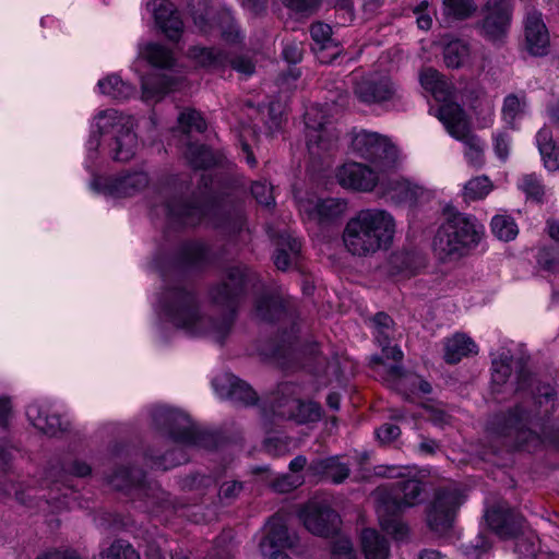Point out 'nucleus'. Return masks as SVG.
Wrapping results in <instances>:
<instances>
[{
	"mask_svg": "<svg viewBox=\"0 0 559 559\" xmlns=\"http://www.w3.org/2000/svg\"><path fill=\"white\" fill-rule=\"evenodd\" d=\"M492 188V182L487 176H478L465 183L463 195L467 201L481 200L490 193Z\"/></svg>",
	"mask_w": 559,
	"mask_h": 559,
	"instance_id": "37998d69",
	"label": "nucleus"
},
{
	"mask_svg": "<svg viewBox=\"0 0 559 559\" xmlns=\"http://www.w3.org/2000/svg\"><path fill=\"white\" fill-rule=\"evenodd\" d=\"M354 93L359 102L367 105H382L397 98V88L392 81L379 73H369L355 79Z\"/></svg>",
	"mask_w": 559,
	"mask_h": 559,
	"instance_id": "f3484780",
	"label": "nucleus"
},
{
	"mask_svg": "<svg viewBox=\"0 0 559 559\" xmlns=\"http://www.w3.org/2000/svg\"><path fill=\"white\" fill-rule=\"evenodd\" d=\"M180 129L188 133L192 131L203 132L206 129V122L203 117L193 109L182 111L178 117Z\"/></svg>",
	"mask_w": 559,
	"mask_h": 559,
	"instance_id": "8fccbe9b",
	"label": "nucleus"
},
{
	"mask_svg": "<svg viewBox=\"0 0 559 559\" xmlns=\"http://www.w3.org/2000/svg\"><path fill=\"white\" fill-rule=\"evenodd\" d=\"M215 393L221 399H228L245 405L253 404L257 394L253 389L231 373H223L212 381Z\"/></svg>",
	"mask_w": 559,
	"mask_h": 559,
	"instance_id": "5701e85b",
	"label": "nucleus"
},
{
	"mask_svg": "<svg viewBox=\"0 0 559 559\" xmlns=\"http://www.w3.org/2000/svg\"><path fill=\"white\" fill-rule=\"evenodd\" d=\"M491 544L483 535H479L475 544L462 547L466 559H488Z\"/></svg>",
	"mask_w": 559,
	"mask_h": 559,
	"instance_id": "864d4df0",
	"label": "nucleus"
},
{
	"mask_svg": "<svg viewBox=\"0 0 559 559\" xmlns=\"http://www.w3.org/2000/svg\"><path fill=\"white\" fill-rule=\"evenodd\" d=\"M511 138L504 132H499L493 136V147L496 155L501 160H507L510 154Z\"/></svg>",
	"mask_w": 559,
	"mask_h": 559,
	"instance_id": "0e129e2a",
	"label": "nucleus"
},
{
	"mask_svg": "<svg viewBox=\"0 0 559 559\" xmlns=\"http://www.w3.org/2000/svg\"><path fill=\"white\" fill-rule=\"evenodd\" d=\"M139 56L154 68L159 69L171 68L175 62L173 52L165 46L155 43H146L140 46Z\"/></svg>",
	"mask_w": 559,
	"mask_h": 559,
	"instance_id": "4c0bfd02",
	"label": "nucleus"
},
{
	"mask_svg": "<svg viewBox=\"0 0 559 559\" xmlns=\"http://www.w3.org/2000/svg\"><path fill=\"white\" fill-rule=\"evenodd\" d=\"M486 521L501 538H515L514 551L520 556H533L536 547L532 536L519 535L522 528V518L504 507L486 511Z\"/></svg>",
	"mask_w": 559,
	"mask_h": 559,
	"instance_id": "6e6552de",
	"label": "nucleus"
},
{
	"mask_svg": "<svg viewBox=\"0 0 559 559\" xmlns=\"http://www.w3.org/2000/svg\"><path fill=\"white\" fill-rule=\"evenodd\" d=\"M370 364L376 368L378 374L392 388L406 394V388L412 386L411 393H430V384L415 374H405L399 366L386 367L380 357H372Z\"/></svg>",
	"mask_w": 559,
	"mask_h": 559,
	"instance_id": "aec40b11",
	"label": "nucleus"
},
{
	"mask_svg": "<svg viewBox=\"0 0 559 559\" xmlns=\"http://www.w3.org/2000/svg\"><path fill=\"white\" fill-rule=\"evenodd\" d=\"M518 186L528 198L536 201H542L545 194V188L540 178L536 174L523 175L520 178Z\"/></svg>",
	"mask_w": 559,
	"mask_h": 559,
	"instance_id": "09e8293b",
	"label": "nucleus"
},
{
	"mask_svg": "<svg viewBox=\"0 0 559 559\" xmlns=\"http://www.w3.org/2000/svg\"><path fill=\"white\" fill-rule=\"evenodd\" d=\"M205 209L201 205H190L182 201H174L167 205V215L182 225H195L202 221Z\"/></svg>",
	"mask_w": 559,
	"mask_h": 559,
	"instance_id": "c9c22d12",
	"label": "nucleus"
},
{
	"mask_svg": "<svg viewBox=\"0 0 559 559\" xmlns=\"http://www.w3.org/2000/svg\"><path fill=\"white\" fill-rule=\"evenodd\" d=\"M146 10L151 13L156 26L165 36L177 40L182 34L183 22L175 8L168 0H150Z\"/></svg>",
	"mask_w": 559,
	"mask_h": 559,
	"instance_id": "4be33fe9",
	"label": "nucleus"
},
{
	"mask_svg": "<svg viewBox=\"0 0 559 559\" xmlns=\"http://www.w3.org/2000/svg\"><path fill=\"white\" fill-rule=\"evenodd\" d=\"M511 356L509 353H502L492 359L491 383L499 391L500 386L507 383L511 374Z\"/></svg>",
	"mask_w": 559,
	"mask_h": 559,
	"instance_id": "c03bdc74",
	"label": "nucleus"
},
{
	"mask_svg": "<svg viewBox=\"0 0 559 559\" xmlns=\"http://www.w3.org/2000/svg\"><path fill=\"white\" fill-rule=\"evenodd\" d=\"M444 14L454 19H465L474 11L469 0H443Z\"/></svg>",
	"mask_w": 559,
	"mask_h": 559,
	"instance_id": "603ef678",
	"label": "nucleus"
},
{
	"mask_svg": "<svg viewBox=\"0 0 559 559\" xmlns=\"http://www.w3.org/2000/svg\"><path fill=\"white\" fill-rule=\"evenodd\" d=\"M416 257L406 252H396L391 257L390 263L395 270L394 273L413 274L417 269Z\"/></svg>",
	"mask_w": 559,
	"mask_h": 559,
	"instance_id": "5fc2aeb1",
	"label": "nucleus"
},
{
	"mask_svg": "<svg viewBox=\"0 0 559 559\" xmlns=\"http://www.w3.org/2000/svg\"><path fill=\"white\" fill-rule=\"evenodd\" d=\"M274 413L283 418L293 419L298 424L317 421L321 417V408L313 402H301L297 399L280 401Z\"/></svg>",
	"mask_w": 559,
	"mask_h": 559,
	"instance_id": "bb28decb",
	"label": "nucleus"
},
{
	"mask_svg": "<svg viewBox=\"0 0 559 559\" xmlns=\"http://www.w3.org/2000/svg\"><path fill=\"white\" fill-rule=\"evenodd\" d=\"M299 519L311 534L324 537L336 534L341 525L340 515L319 499L308 501L299 511Z\"/></svg>",
	"mask_w": 559,
	"mask_h": 559,
	"instance_id": "2eb2a0df",
	"label": "nucleus"
},
{
	"mask_svg": "<svg viewBox=\"0 0 559 559\" xmlns=\"http://www.w3.org/2000/svg\"><path fill=\"white\" fill-rule=\"evenodd\" d=\"M288 251L284 248H277L274 254V263L278 270H287L292 260L296 258L300 251L301 245L296 238H288L286 242Z\"/></svg>",
	"mask_w": 559,
	"mask_h": 559,
	"instance_id": "de8ad7c7",
	"label": "nucleus"
},
{
	"mask_svg": "<svg viewBox=\"0 0 559 559\" xmlns=\"http://www.w3.org/2000/svg\"><path fill=\"white\" fill-rule=\"evenodd\" d=\"M419 81L423 88L429 92L433 98L441 103L439 109L444 105H455L452 103L453 87L444 80V78L435 69L427 68L420 72Z\"/></svg>",
	"mask_w": 559,
	"mask_h": 559,
	"instance_id": "c756f323",
	"label": "nucleus"
},
{
	"mask_svg": "<svg viewBox=\"0 0 559 559\" xmlns=\"http://www.w3.org/2000/svg\"><path fill=\"white\" fill-rule=\"evenodd\" d=\"M383 193L395 203H415L427 194L424 186L397 175L383 183Z\"/></svg>",
	"mask_w": 559,
	"mask_h": 559,
	"instance_id": "393cba45",
	"label": "nucleus"
},
{
	"mask_svg": "<svg viewBox=\"0 0 559 559\" xmlns=\"http://www.w3.org/2000/svg\"><path fill=\"white\" fill-rule=\"evenodd\" d=\"M384 174L364 164L348 162L337 168L335 178L344 189L369 192L377 187Z\"/></svg>",
	"mask_w": 559,
	"mask_h": 559,
	"instance_id": "a211bd4d",
	"label": "nucleus"
},
{
	"mask_svg": "<svg viewBox=\"0 0 559 559\" xmlns=\"http://www.w3.org/2000/svg\"><path fill=\"white\" fill-rule=\"evenodd\" d=\"M156 425L168 428L169 438L183 448L197 447L201 442V433L183 412L165 405H157L152 412Z\"/></svg>",
	"mask_w": 559,
	"mask_h": 559,
	"instance_id": "9d476101",
	"label": "nucleus"
},
{
	"mask_svg": "<svg viewBox=\"0 0 559 559\" xmlns=\"http://www.w3.org/2000/svg\"><path fill=\"white\" fill-rule=\"evenodd\" d=\"M510 24V7L508 0H488L485 7L483 29L491 40L504 36Z\"/></svg>",
	"mask_w": 559,
	"mask_h": 559,
	"instance_id": "b1692460",
	"label": "nucleus"
},
{
	"mask_svg": "<svg viewBox=\"0 0 559 559\" xmlns=\"http://www.w3.org/2000/svg\"><path fill=\"white\" fill-rule=\"evenodd\" d=\"M349 148L354 156L369 162L380 173H390L402 159L399 147L388 136L367 130L353 134Z\"/></svg>",
	"mask_w": 559,
	"mask_h": 559,
	"instance_id": "423d86ee",
	"label": "nucleus"
},
{
	"mask_svg": "<svg viewBox=\"0 0 559 559\" xmlns=\"http://www.w3.org/2000/svg\"><path fill=\"white\" fill-rule=\"evenodd\" d=\"M302 44L300 41H288L283 48V56L289 63H297L302 59Z\"/></svg>",
	"mask_w": 559,
	"mask_h": 559,
	"instance_id": "338daca9",
	"label": "nucleus"
},
{
	"mask_svg": "<svg viewBox=\"0 0 559 559\" xmlns=\"http://www.w3.org/2000/svg\"><path fill=\"white\" fill-rule=\"evenodd\" d=\"M187 160L195 168H205L213 164L212 153L203 145L188 144L185 151Z\"/></svg>",
	"mask_w": 559,
	"mask_h": 559,
	"instance_id": "a18cd8bd",
	"label": "nucleus"
},
{
	"mask_svg": "<svg viewBox=\"0 0 559 559\" xmlns=\"http://www.w3.org/2000/svg\"><path fill=\"white\" fill-rule=\"evenodd\" d=\"M158 313L162 320L169 323L188 336H209L221 343L228 335L231 320L223 319L214 322L202 310L195 297L189 292L176 288L166 293L160 301Z\"/></svg>",
	"mask_w": 559,
	"mask_h": 559,
	"instance_id": "f03ea898",
	"label": "nucleus"
},
{
	"mask_svg": "<svg viewBox=\"0 0 559 559\" xmlns=\"http://www.w3.org/2000/svg\"><path fill=\"white\" fill-rule=\"evenodd\" d=\"M282 311L281 302L274 297H262L257 300L254 316L263 321H271Z\"/></svg>",
	"mask_w": 559,
	"mask_h": 559,
	"instance_id": "49530a36",
	"label": "nucleus"
},
{
	"mask_svg": "<svg viewBox=\"0 0 559 559\" xmlns=\"http://www.w3.org/2000/svg\"><path fill=\"white\" fill-rule=\"evenodd\" d=\"M525 39L528 51L543 56L549 46V34L539 12L527 13L525 19Z\"/></svg>",
	"mask_w": 559,
	"mask_h": 559,
	"instance_id": "cd10ccee",
	"label": "nucleus"
},
{
	"mask_svg": "<svg viewBox=\"0 0 559 559\" xmlns=\"http://www.w3.org/2000/svg\"><path fill=\"white\" fill-rule=\"evenodd\" d=\"M132 116L116 109L97 112L92 120V135L86 143L85 168L94 173L98 159V148L116 162H129L139 151L140 143L134 131Z\"/></svg>",
	"mask_w": 559,
	"mask_h": 559,
	"instance_id": "f257e3e1",
	"label": "nucleus"
},
{
	"mask_svg": "<svg viewBox=\"0 0 559 559\" xmlns=\"http://www.w3.org/2000/svg\"><path fill=\"white\" fill-rule=\"evenodd\" d=\"M175 82L166 76L142 78V99L146 103L158 102L174 88Z\"/></svg>",
	"mask_w": 559,
	"mask_h": 559,
	"instance_id": "ea45409f",
	"label": "nucleus"
},
{
	"mask_svg": "<svg viewBox=\"0 0 559 559\" xmlns=\"http://www.w3.org/2000/svg\"><path fill=\"white\" fill-rule=\"evenodd\" d=\"M189 8L194 25L200 33L211 34L217 26L226 41L235 43L239 38L238 28L233 23L229 11L217 12L209 0H190Z\"/></svg>",
	"mask_w": 559,
	"mask_h": 559,
	"instance_id": "1a4fd4ad",
	"label": "nucleus"
},
{
	"mask_svg": "<svg viewBox=\"0 0 559 559\" xmlns=\"http://www.w3.org/2000/svg\"><path fill=\"white\" fill-rule=\"evenodd\" d=\"M485 227L476 218L462 213L453 214L438 229L432 249L441 261L454 260L476 247Z\"/></svg>",
	"mask_w": 559,
	"mask_h": 559,
	"instance_id": "39448f33",
	"label": "nucleus"
},
{
	"mask_svg": "<svg viewBox=\"0 0 559 559\" xmlns=\"http://www.w3.org/2000/svg\"><path fill=\"white\" fill-rule=\"evenodd\" d=\"M26 416L31 425L48 437H58L69 428V420L61 408L50 401H36L26 408Z\"/></svg>",
	"mask_w": 559,
	"mask_h": 559,
	"instance_id": "dca6fc26",
	"label": "nucleus"
},
{
	"mask_svg": "<svg viewBox=\"0 0 559 559\" xmlns=\"http://www.w3.org/2000/svg\"><path fill=\"white\" fill-rule=\"evenodd\" d=\"M242 490V484L236 480L225 481L221 485L218 496L223 501H231Z\"/></svg>",
	"mask_w": 559,
	"mask_h": 559,
	"instance_id": "69168bd1",
	"label": "nucleus"
},
{
	"mask_svg": "<svg viewBox=\"0 0 559 559\" xmlns=\"http://www.w3.org/2000/svg\"><path fill=\"white\" fill-rule=\"evenodd\" d=\"M302 484V478L298 475H282L272 480L271 486L274 491L288 492Z\"/></svg>",
	"mask_w": 559,
	"mask_h": 559,
	"instance_id": "bf43d9fd",
	"label": "nucleus"
},
{
	"mask_svg": "<svg viewBox=\"0 0 559 559\" xmlns=\"http://www.w3.org/2000/svg\"><path fill=\"white\" fill-rule=\"evenodd\" d=\"M309 471L313 475L324 476L333 483H342L348 477L349 468L346 464L341 463L338 457H328L319 460L310 464Z\"/></svg>",
	"mask_w": 559,
	"mask_h": 559,
	"instance_id": "f704fd0d",
	"label": "nucleus"
},
{
	"mask_svg": "<svg viewBox=\"0 0 559 559\" xmlns=\"http://www.w3.org/2000/svg\"><path fill=\"white\" fill-rule=\"evenodd\" d=\"M100 559H140V556L127 542L116 540L100 554Z\"/></svg>",
	"mask_w": 559,
	"mask_h": 559,
	"instance_id": "3c124183",
	"label": "nucleus"
},
{
	"mask_svg": "<svg viewBox=\"0 0 559 559\" xmlns=\"http://www.w3.org/2000/svg\"><path fill=\"white\" fill-rule=\"evenodd\" d=\"M423 488L416 479H404L393 484L381 485L372 493L379 524L383 531L396 540H403L408 527L399 514L419 503Z\"/></svg>",
	"mask_w": 559,
	"mask_h": 559,
	"instance_id": "20e7f679",
	"label": "nucleus"
},
{
	"mask_svg": "<svg viewBox=\"0 0 559 559\" xmlns=\"http://www.w3.org/2000/svg\"><path fill=\"white\" fill-rule=\"evenodd\" d=\"M90 186L94 191L109 198H130L148 186V176L144 171L122 173L109 177L94 176Z\"/></svg>",
	"mask_w": 559,
	"mask_h": 559,
	"instance_id": "ddd939ff",
	"label": "nucleus"
},
{
	"mask_svg": "<svg viewBox=\"0 0 559 559\" xmlns=\"http://www.w3.org/2000/svg\"><path fill=\"white\" fill-rule=\"evenodd\" d=\"M15 448L5 437H0V472H7L14 460Z\"/></svg>",
	"mask_w": 559,
	"mask_h": 559,
	"instance_id": "052dcab7",
	"label": "nucleus"
},
{
	"mask_svg": "<svg viewBox=\"0 0 559 559\" xmlns=\"http://www.w3.org/2000/svg\"><path fill=\"white\" fill-rule=\"evenodd\" d=\"M360 546L366 559H388L390 545L374 528H366L360 534Z\"/></svg>",
	"mask_w": 559,
	"mask_h": 559,
	"instance_id": "2f4dec72",
	"label": "nucleus"
},
{
	"mask_svg": "<svg viewBox=\"0 0 559 559\" xmlns=\"http://www.w3.org/2000/svg\"><path fill=\"white\" fill-rule=\"evenodd\" d=\"M491 231L500 240H513L518 234L519 228L511 216L498 214L491 219Z\"/></svg>",
	"mask_w": 559,
	"mask_h": 559,
	"instance_id": "79ce46f5",
	"label": "nucleus"
},
{
	"mask_svg": "<svg viewBox=\"0 0 559 559\" xmlns=\"http://www.w3.org/2000/svg\"><path fill=\"white\" fill-rule=\"evenodd\" d=\"M307 147L312 156L331 151L337 141V132L326 120L322 108L312 106L305 114Z\"/></svg>",
	"mask_w": 559,
	"mask_h": 559,
	"instance_id": "f8f14e48",
	"label": "nucleus"
},
{
	"mask_svg": "<svg viewBox=\"0 0 559 559\" xmlns=\"http://www.w3.org/2000/svg\"><path fill=\"white\" fill-rule=\"evenodd\" d=\"M63 481L64 479L53 480L47 484L45 488H28L26 492L19 491L16 492V499L23 504L36 507L43 511L46 508H51L52 511H61L63 509H71L76 504L79 506L74 492L69 487H66V492L62 493L63 498L61 499Z\"/></svg>",
	"mask_w": 559,
	"mask_h": 559,
	"instance_id": "9b49d317",
	"label": "nucleus"
},
{
	"mask_svg": "<svg viewBox=\"0 0 559 559\" xmlns=\"http://www.w3.org/2000/svg\"><path fill=\"white\" fill-rule=\"evenodd\" d=\"M285 7L300 14H310L319 5L320 0H281Z\"/></svg>",
	"mask_w": 559,
	"mask_h": 559,
	"instance_id": "e2e57ef3",
	"label": "nucleus"
},
{
	"mask_svg": "<svg viewBox=\"0 0 559 559\" xmlns=\"http://www.w3.org/2000/svg\"><path fill=\"white\" fill-rule=\"evenodd\" d=\"M97 88L100 94L117 100L128 99L134 93V87L117 74H109L100 79Z\"/></svg>",
	"mask_w": 559,
	"mask_h": 559,
	"instance_id": "e433bc0d",
	"label": "nucleus"
},
{
	"mask_svg": "<svg viewBox=\"0 0 559 559\" xmlns=\"http://www.w3.org/2000/svg\"><path fill=\"white\" fill-rule=\"evenodd\" d=\"M189 58L199 67L206 69H218L226 62V57L222 52L199 46L189 50Z\"/></svg>",
	"mask_w": 559,
	"mask_h": 559,
	"instance_id": "a19ab883",
	"label": "nucleus"
},
{
	"mask_svg": "<svg viewBox=\"0 0 559 559\" xmlns=\"http://www.w3.org/2000/svg\"><path fill=\"white\" fill-rule=\"evenodd\" d=\"M254 199L262 205L270 206L274 203L272 186L266 181H257L251 187Z\"/></svg>",
	"mask_w": 559,
	"mask_h": 559,
	"instance_id": "4d7b16f0",
	"label": "nucleus"
},
{
	"mask_svg": "<svg viewBox=\"0 0 559 559\" xmlns=\"http://www.w3.org/2000/svg\"><path fill=\"white\" fill-rule=\"evenodd\" d=\"M91 466L83 460L71 457L67 460L62 467V478L67 476L85 477L91 474Z\"/></svg>",
	"mask_w": 559,
	"mask_h": 559,
	"instance_id": "6e6d98bb",
	"label": "nucleus"
},
{
	"mask_svg": "<svg viewBox=\"0 0 559 559\" xmlns=\"http://www.w3.org/2000/svg\"><path fill=\"white\" fill-rule=\"evenodd\" d=\"M544 167L550 173H559V146H555L540 154Z\"/></svg>",
	"mask_w": 559,
	"mask_h": 559,
	"instance_id": "774afa93",
	"label": "nucleus"
},
{
	"mask_svg": "<svg viewBox=\"0 0 559 559\" xmlns=\"http://www.w3.org/2000/svg\"><path fill=\"white\" fill-rule=\"evenodd\" d=\"M396 222L382 209H368L352 217L343 231V242L348 252L368 257L388 250L393 242Z\"/></svg>",
	"mask_w": 559,
	"mask_h": 559,
	"instance_id": "7ed1b4c3",
	"label": "nucleus"
},
{
	"mask_svg": "<svg viewBox=\"0 0 559 559\" xmlns=\"http://www.w3.org/2000/svg\"><path fill=\"white\" fill-rule=\"evenodd\" d=\"M295 545V536L288 533L282 516L270 519L263 528V538L260 542V550L269 559H290L282 550Z\"/></svg>",
	"mask_w": 559,
	"mask_h": 559,
	"instance_id": "6ab92c4d",
	"label": "nucleus"
},
{
	"mask_svg": "<svg viewBox=\"0 0 559 559\" xmlns=\"http://www.w3.org/2000/svg\"><path fill=\"white\" fill-rule=\"evenodd\" d=\"M527 114L528 103L524 94H509L504 97L501 115L509 128L516 129Z\"/></svg>",
	"mask_w": 559,
	"mask_h": 559,
	"instance_id": "473e14b6",
	"label": "nucleus"
},
{
	"mask_svg": "<svg viewBox=\"0 0 559 559\" xmlns=\"http://www.w3.org/2000/svg\"><path fill=\"white\" fill-rule=\"evenodd\" d=\"M437 117L452 138L463 142L468 164L472 166L481 165L484 143L472 134L463 109L459 105H444L438 109Z\"/></svg>",
	"mask_w": 559,
	"mask_h": 559,
	"instance_id": "0eeeda50",
	"label": "nucleus"
},
{
	"mask_svg": "<svg viewBox=\"0 0 559 559\" xmlns=\"http://www.w3.org/2000/svg\"><path fill=\"white\" fill-rule=\"evenodd\" d=\"M373 323L376 328L374 336L378 343L382 344V338H389V331L392 324V320L388 314L380 312L374 316Z\"/></svg>",
	"mask_w": 559,
	"mask_h": 559,
	"instance_id": "680f3d73",
	"label": "nucleus"
},
{
	"mask_svg": "<svg viewBox=\"0 0 559 559\" xmlns=\"http://www.w3.org/2000/svg\"><path fill=\"white\" fill-rule=\"evenodd\" d=\"M510 429L513 431L518 447L527 451L536 448L542 443V438L533 432L531 428L526 427L531 424L532 416L528 415L522 407H518L510 416Z\"/></svg>",
	"mask_w": 559,
	"mask_h": 559,
	"instance_id": "7c9ffc66",
	"label": "nucleus"
},
{
	"mask_svg": "<svg viewBox=\"0 0 559 559\" xmlns=\"http://www.w3.org/2000/svg\"><path fill=\"white\" fill-rule=\"evenodd\" d=\"M443 61L451 69L469 66L472 52L468 45L459 39L448 43L443 48Z\"/></svg>",
	"mask_w": 559,
	"mask_h": 559,
	"instance_id": "58836bf2",
	"label": "nucleus"
},
{
	"mask_svg": "<svg viewBox=\"0 0 559 559\" xmlns=\"http://www.w3.org/2000/svg\"><path fill=\"white\" fill-rule=\"evenodd\" d=\"M477 346L474 341L465 334H455L444 343V359L449 364H456L469 354H476Z\"/></svg>",
	"mask_w": 559,
	"mask_h": 559,
	"instance_id": "72a5a7b5",
	"label": "nucleus"
},
{
	"mask_svg": "<svg viewBox=\"0 0 559 559\" xmlns=\"http://www.w3.org/2000/svg\"><path fill=\"white\" fill-rule=\"evenodd\" d=\"M300 214L309 221L318 223L328 222L341 217L347 209V203L342 199H317L309 197L298 201Z\"/></svg>",
	"mask_w": 559,
	"mask_h": 559,
	"instance_id": "412c9836",
	"label": "nucleus"
},
{
	"mask_svg": "<svg viewBox=\"0 0 559 559\" xmlns=\"http://www.w3.org/2000/svg\"><path fill=\"white\" fill-rule=\"evenodd\" d=\"M311 37L314 41L313 51L321 63L332 62L341 52L338 44L332 38L330 25L317 22L311 25Z\"/></svg>",
	"mask_w": 559,
	"mask_h": 559,
	"instance_id": "c85d7f7f",
	"label": "nucleus"
},
{
	"mask_svg": "<svg viewBox=\"0 0 559 559\" xmlns=\"http://www.w3.org/2000/svg\"><path fill=\"white\" fill-rule=\"evenodd\" d=\"M246 267L236 266L228 273V283L215 287L211 292L214 304L226 307L230 312L235 309L236 298L240 294L246 282Z\"/></svg>",
	"mask_w": 559,
	"mask_h": 559,
	"instance_id": "a878e982",
	"label": "nucleus"
},
{
	"mask_svg": "<svg viewBox=\"0 0 559 559\" xmlns=\"http://www.w3.org/2000/svg\"><path fill=\"white\" fill-rule=\"evenodd\" d=\"M463 501V496L455 487L438 490L427 510V524L430 530L437 534L447 532Z\"/></svg>",
	"mask_w": 559,
	"mask_h": 559,
	"instance_id": "4468645a",
	"label": "nucleus"
},
{
	"mask_svg": "<svg viewBox=\"0 0 559 559\" xmlns=\"http://www.w3.org/2000/svg\"><path fill=\"white\" fill-rule=\"evenodd\" d=\"M332 559H357V554L347 537L341 536L333 545Z\"/></svg>",
	"mask_w": 559,
	"mask_h": 559,
	"instance_id": "13d9d810",
	"label": "nucleus"
}]
</instances>
